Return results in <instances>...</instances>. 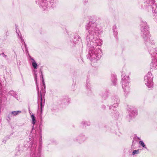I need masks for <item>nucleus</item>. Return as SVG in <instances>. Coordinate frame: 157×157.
Wrapping results in <instances>:
<instances>
[{
  "label": "nucleus",
  "mask_w": 157,
  "mask_h": 157,
  "mask_svg": "<svg viewBox=\"0 0 157 157\" xmlns=\"http://www.w3.org/2000/svg\"><path fill=\"white\" fill-rule=\"evenodd\" d=\"M85 32L86 37V45L89 48V51L87 57L92 61L95 62L99 60L102 54L101 50L99 48L96 41L100 31L98 26L94 21H90L86 25Z\"/></svg>",
  "instance_id": "nucleus-1"
},
{
  "label": "nucleus",
  "mask_w": 157,
  "mask_h": 157,
  "mask_svg": "<svg viewBox=\"0 0 157 157\" xmlns=\"http://www.w3.org/2000/svg\"><path fill=\"white\" fill-rule=\"evenodd\" d=\"M36 2L43 10H48L56 7L58 3V0H36Z\"/></svg>",
  "instance_id": "nucleus-2"
},
{
  "label": "nucleus",
  "mask_w": 157,
  "mask_h": 157,
  "mask_svg": "<svg viewBox=\"0 0 157 157\" xmlns=\"http://www.w3.org/2000/svg\"><path fill=\"white\" fill-rule=\"evenodd\" d=\"M143 4L142 8L148 11H152L154 13L155 19L157 21V5L153 0H142Z\"/></svg>",
  "instance_id": "nucleus-3"
},
{
  "label": "nucleus",
  "mask_w": 157,
  "mask_h": 157,
  "mask_svg": "<svg viewBox=\"0 0 157 157\" xmlns=\"http://www.w3.org/2000/svg\"><path fill=\"white\" fill-rule=\"evenodd\" d=\"M147 47L148 51L151 57L153 58L157 57V48L155 45L154 40H151L150 42H147L145 44Z\"/></svg>",
  "instance_id": "nucleus-4"
},
{
  "label": "nucleus",
  "mask_w": 157,
  "mask_h": 157,
  "mask_svg": "<svg viewBox=\"0 0 157 157\" xmlns=\"http://www.w3.org/2000/svg\"><path fill=\"white\" fill-rule=\"evenodd\" d=\"M153 76L150 71H149L144 76V82L145 84L148 87L149 90H151L153 88Z\"/></svg>",
  "instance_id": "nucleus-5"
},
{
  "label": "nucleus",
  "mask_w": 157,
  "mask_h": 157,
  "mask_svg": "<svg viewBox=\"0 0 157 157\" xmlns=\"http://www.w3.org/2000/svg\"><path fill=\"white\" fill-rule=\"evenodd\" d=\"M121 84L122 88L124 91L126 92L129 90V77L128 75H121Z\"/></svg>",
  "instance_id": "nucleus-6"
},
{
  "label": "nucleus",
  "mask_w": 157,
  "mask_h": 157,
  "mask_svg": "<svg viewBox=\"0 0 157 157\" xmlns=\"http://www.w3.org/2000/svg\"><path fill=\"white\" fill-rule=\"evenodd\" d=\"M140 31L141 36L144 40L145 44L147 42H150L151 40H153L152 38H151L150 37V35L149 30Z\"/></svg>",
  "instance_id": "nucleus-7"
},
{
  "label": "nucleus",
  "mask_w": 157,
  "mask_h": 157,
  "mask_svg": "<svg viewBox=\"0 0 157 157\" xmlns=\"http://www.w3.org/2000/svg\"><path fill=\"white\" fill-rule=\"evenodd\" d=\"M42 147L41 144H39V148L37 149L33 148L31 151V157H40Z\"/></svg>",
  "instance_id": "nucleus-8"
},
{
  "label": "nucleus",
  "mask_w": 157,
  "mask_h": 157,
  "mask_svg": "<svg viewBox=\"0 0 157 157\" xmlns=\"http://www.w3.org/2000/svg\"><path fill=\"white\" fill-rule=\"evenodd\" d=\"M128 111V112L129 116L131 118L134 117L137 115V112L136 110L134 109L132 107H128L127 109Z\"/></svg>",
  "instance_id": "nucleus-9"
},
{
  "label": "nucleus",
  "mask_w": 157,
  "mask_h": 157,
  "mask_svg": "<svg viewBox=\"0 0 157 157\" xmlns=\"http://www.w3.org/2000/svg\"><path fill=\"white\" fill-rule=\"evenodd\" d=\"M86 137L84 135H81L77 137L74 138L73 140L75 142L77 141L79 143L81 144L86 140Z\"/></svg>",
  "instance_id": "nucleus-10"
},
{
  "label": "nucleus",
  "mask_w": 157,
  "mask_h": 157,
  "mask_svg": "<svg viewBox=\"0 0 157 157\" xmlns=\"http://www.w3.org/2000/svg\"><path fill=\"white\" fill-rule=\"evenodd\" d=\"M149 27L147 23L145 21L142 20L140 23V31L149 30Z\"/></svg>",
  "instance_id": "nucleus-11"
},
{
  "label": "nucleus",
  "mask_w": 157,
  "mask_h": 157,
  "mask_svg": "<svg viewBox=\"0 0 157 157\" xmlns=\"http://www.w3.org/2000/svg\"><path fill=\"white\" fill-rule=\"evenodd\" d=\"M150 67L157 70V57L152 59V61L150 65Z\"/></svg>",
  "instance_id": "nucleus-12"
},
{
  "label": "nucleus",
  "mask_w": 157,
  "mask_h": 157,
  "mask_svg": "<svg viewBox=\"0 0 157 157\" xmlns=\"http://www.w3.org/2000/svg\"><path fill=\"white\" fill-rule=\"evenodd\" d=\"M24 150V147L22 146H19L17 147L16 149L15 155L19 156L23 152Z\"/></svg>",
  "instance_id": "nucleus-13"
},
{
  "label": "nucleus",
  "mask_w": 157,
  "mask_h": 157,
  "mask_svg": "<svg viewBox=\"0 0 157 157\" xmlns=\"http://www.w3.org/2000/svg\"><path fill=\"white\" fill-rule=\"evenodd\" d=\"M73 42L75 44H76L77 43H80L82 41V40L80 37L78 35H76L74 36V40H73Z\"/></svg>",
  "instance_id": "nucleus-14"
},
{
  "label": "nucleus",
  "mask_w": 157,
  "mask_h": 157,
  "mask_svg": "<svg viewBox=\"0 0 157 157\" xmlns=\"http://www.w3.org/2000/svg\"><path fill=\"white\" fill-rule=\"evenodd\" d=\"M112 101L113 103L116 102L117 103H119L120 102V99L117 96H113L112 98Z\"/></svg>",
  "instance_id": "nucleus-15"
},
{
  "label": "nucleus",
  "mask_w": 157,
  "mask_h": 157,
  "mask_svg": "<svg viewBox=\"0 0 157 157\" xmlns=\"http://www.w3.org/2000/svg\"><path fill=\"white\" fill-rule=\"evenodd\" d=\"M86 88L88 92L89 93H90L91 92V89L90 86V84L89 83V81L88 80H87L86 81Z\"/></svg>",
  "instance_id": "nucleus-16"
},
{
  "label": "nucleus",
  "mask_w": 157,
  "mask_h": 157,
  "mask_svg": "<svg viewBox=\"0 0 157 157\" xmlns=\"http://www.w3.org/2000/svg\"><path fill=\"white\" fill-rule=\"evenodd\" d=\"M119 104V103H114V104L112 105H110L109 106V109H112L113 110V111L114 112H116V109L115 108L114 109H113V107H114V108H116L118 106V104Z\"/></svg>",
  "instance_id": "nucleus-17"
},
{
  "label": "nucleus",
  "mask_w": 157,
  "mask_h": 157,
  "mask_svg": "<svg viewBox=\"0 0 157 157\" xmlns=\"http://www.w3.org/2000/svg\"><path fill=\"white\" fill-rule=\"evenodd\" d=\"M101 95L104 99L106 98L108 96V93L107 91H104L101 93Z\"/></svg>",
  "instance_id": "nucleus-18"
},
{
  "label": "nucleus",
  "mask_w": 157,
  "mask_h": 157,
  "mask_svg": "<svg viewBox=\"0 0 157 157\" xmlns=\"http://www.w3.org/2000/svg\"><path fill=\"white\" fill-rule=\"evenodd\" d=\"M16 33L17 34L18 36V37H19V38H20V39L21 40V43L22 44H24L25 43L24 42V40L23 38H22V37L21 35L20 36H19V33L17 31V27H16Z\"/></svg>",
  "instance_id": "nucleus-19"
},
{
  "label": "nucleus",
  "mask_w": 157,
  "mask_h": 157,
  "mask_svg": "<svg viewBox=\"0 0 157 157\" xmlns=\"http://www.w3.org/2000/svg\"><path fill=\"white\" fill-rule=\"evenodd\" d=\"M70 101V99L67 97L63 98L62 99V102L65 104H68Z\"/></svg>",
  "instance_id": "nucleus-20"
},
{
  "label": "nucleus",
  "mask_w": 157,
  "mask_h": 157,
  "mask_svg": "<svg viewBox=\"0 0 157 157\" xmlns=\"http://www.w3.org/2000/svg\"><path fill=\"white\" fill-rule=\"evenodd\" d=\"M40 100H41V102H40V109H41V113L42 114V108L44 107V104H43L42 102V95H41V92H40Z\"/></svg>",
  "instance_id": "nucleus-21"
},
{
  "label": "nucleus",
  "mask_w": 157,
  "mask_h": 157,
  "mask_svg": "<svg viewBox=\"0 0 157 157\" xmlns=\"http://www.w3.org/2000/svg\"><path fill=\"white\" fill-rule=\"evenodd\" d=\"M13 115L11 112L9 113L7 117L6 118V120L8 121V122H9L11 120V118L13 117Z\"/></svg>",
  "instance_id": "nucleus-22"
},
{
  "label": "nucleus",
  "mask_w": 157,
  "mask_h": 157,
  "mask_svg": "<svg viewBox=\"0 0 157 157\" xmlns=\"http://www.w3.org/2000/svg\"><path fill=\"white\" fill-rule=\"evenodd\" d=\"M33 60L32 62V66L34 69H37L38 67L37 64L34 60Z\"/></svg>",
  "instance_id": "nucleus-23"
},
{
  "label": "nucleus",
  "mask_w": 157,
  "mask_h": 157,
  "mask_svg": "<svg viewBox=\"0 0 157 157\" xmlns=\"http://www.w3.org/2000/svg\"><path fill=\"white\" fill-rule=\"evenodd\" d=\"M13 115V116H15L18 115V114L20 113H21V111L20 110L13 111L11 112Z\"/></svg>",
  "instance_id": "nucleus-24"
},
{
  "label": "nucleus",
  "mask_w": 157,
  "mask_h": 157,
  "mask_svg": "<svg viewBox=\"0 0 157 157\" xmlns=\"http://www.w3.org/2000/svg\"><path fill=\"white\" fill-rule=\"evenodd\" d=\"M8 94L16 98L17 94L13 90H11L8 93Z\"/></svg>",
  "instance_id": "nucleus-25"
},
{
  "label": "nucleus",
  "mask_w": 157,
  "mask_h": 157,
  "mask_svg": "<svg viewBox=\"0 0 157 157\" xmlns=\"http://www.w3.org/2000/svg\"><path fill=\"white\" fill-rule=\"evenodd\" d=\"M34 74H35V76H34L35 81L36 82V85L37 86V73H36V72H35L34 73ZM37 91H38V94L39 93V89L38 87V86H37Z\"/></svg>",
  "instance_id": "nucleus-26"
},
{
  "label": "nucleus",
  "mask_w": 157,
  "mask_h": 157,
  "mask_svg": "<svg viewBox=\"0 0 157 157\" xmlns=\"http://www.w3.org/2000/svg\"><path fill=\"white\" fill-rule=\"evenodd\" d=\"M31 117L32 119V124L33 125H34L36 122L35 116L33 114L31 115Z\"/></svg>",
  "instance_id": "nucleus-27"
},
{
  "label": "nucleus",
  "mask_w": 157,
  "mask_h": 157,
  "mask_svg": "<svg viewBox=\"0 0 157 157\" xmlns=\"http://www.w3.org/2000/svg\"><path fill=\"white\" fill-rule=\"evenodd\" d=\"M112 83L113 85H115L117 84V79L115 77H114L112 79Z\"/></svg>",
  "instance_id": "nucleus-28"
},
{
  "label": "nucleus",
  "mask_w": 157,
  "mask_h": 157,
  "mask_svg": "<svg viewBox=\"0 0 157 157\" xmlns=\"http://www.w3.org/2000/svg\"><path fill=\"white\" fill-rule=\"evenodd\" d=\"M40 78H42V82L43 83V86H44V88L45 89L46 86H45V85L44 83V79L43 78V75L41 73L40 75Z\"/></svg>",
  "instance_id": "nucleus-29"
},
{
  "label": "nucleus",
  "mask_w": 157,
  "mask_h": 157,
  "mask_svg": "<svg viewBox=\"0 0 157 157\" xmlns=\"http://www.w3.org/2000/svg\"><path fill=\"white\" fill-rule=\"evenodd\" d=\"M139 144H140L141 146L142 147L146 148V149H147V147H145V144L144 143V142L142 141H139Z\"/></svg>",
  "instance_id": "nucleus-30"
},
{
  "label": "nucleus",
  "mask_w": 157,
  "mask_h": 157,
  "mask_svg": "<svg viewBox=\"0 0 157 157\" xmlns=\"http://www.w3.org/2000/svg\"><path fill=\"white\" fill-rule=\"evenodd\" d=\"M82 124L84 125H88L90 124V123L88 122L87 121H84L82 122Z\"/></svg>",
  "instance_id": "nucleus-31"
},
{
  "label": "nucleus",
  "mask_w": 157,
  "mask_h": 157,
  "mask_svg": "<svg viewBox=\"0 0 157 157\" xmlns=\"http://www.w3.org/2000/svg\"><path fill=\"white\" fill-rule=\"evenodd\" d=\"M139 151L138 150H133L132 152V155H134L136 154H138L139 153Z\"/></svg>",
  "instance_id": "nucleus-32"
},
{
  "label": "nucleus",
  "mask_w": 157,
  "mask_h": 157,
  "mask_svg": "<svg viewBox=\"0 0 157 157\" xmlns=\"http://www.w3.org/2000/svg\"><path fill=\"white\" fill-rule=\"evenodd\" d=\"M113 33H114V36H116L117 34L118 33L117 32V29H113Z\"/></svg>",
  "instance_id": "nucleus-33"
},
{
  "label": "nucleus",
  "mask_w": 157,
  "mask_h": 157,
  "mask_svg": "<svg viewBox=\"0 0 157 157\" xmlns=\"http://www.w3.org/2000/svg\"><path fill=\"white\" fill-rule=\"evenodd\" d=\"M115 113V114L116 115H114V116L116 118H117L119 116V113L117 112H116V113Z\"/></svg>",
  "instance_id": "nucleus-34"
},
{
  "label": "nucleus",
  "mask_w": 157,
  "mask_h": 157,
  "mask_svg": "<svg viewBox=\"0 0 157 157\" xmlns=\"http://www.w3.org/2000/svg\"><path fill=\"white\" fill-rule=\"evenodd\" d=\"M1 55H2L3 57H4L6 59L7 58V55H5L4 53H2L1 54Z\"/></svg>",
  "instance_id": "nucleus-35"
},
{
  "label": "nucleus",
  "mask_w": 157,
  "mask_h": 157,
  "mask_svg": "<svg viewBox=\"0 0 157 157\" xmlns=\"http://www.w3.org/2000/svg\"><path fill=\"white\" fill-rule=\"evenodd\" d=\"M29 56V58L30 59H31L32 60V61H33V60H34L33 58L29 54H28Z\"/></svg>",
  "instance_id": "nucleus-36"
},
{
  "label": "nucleus",
  "mask_w": 157,
  "mask_h": 157,
  "mask_svg": "<svg viewBox=\"0 0 157 157\" xmlns=\"http://www.w3.org/2000/svg\"><path fill=\"white\" fill-rule=\"evenodd\" d=\"M29 56V58L30 59H31L32 60V61H33V60H34L33 58L29 54H28Z\"/></svg>",
  "instance_id": "nucleus-37"
},
{
  "label": "nucleus",
  "mask_w": 157,
  "mask_h": 157,
  "mask_svg": "<svg viewBox=\"0 0 157 157\" xmlns=\"http://www.w3.org/2000/svg\"><path fill=\"white\" fill-rule=\"evenodd\" d=\"M117 29V26L115 25H114L113 27V29Z\"/></svg>",
  "instance_id": "nucleus-38"
},
{
  "label": "nucleus",
  "mask_w": 157,
  "mask_h": 157,
  "mask_svg": "<svg viewBox=\"0 0 157 157\" xmlns=\"http://www.w3.org/2000/svg\"><path fill=\"white\" fill-rule=\"evenodd\" d=\"M101 107L103 109H105L106 108V106L105 105H102L101 106Z\"/></svg>",
  "instance_id": "nucleus-39"
},
{
  "label": "nucleus",
  "mask_w": 157,
  "mask_h": 157,
  "mask_svg": "<svg viewBox=\"0 0 157 157\" xmlns=\"http://www.w3.org/2000/svg\"><path fill=\"white\" fill-rule=\"evenodd\" d=\"M24 44L25 49H28L27 47V45L25 43Z\"/></svg>",
  "instance_id": "nucleus-40"
},
{
  "label": "nucleus",
  "mask_w": 157,
  "mask_h": 157,
  "mask_svg": "<svg viewBox=\"0 0 157 157\" xmlns=\"http://www.w3.org/2000/svg\"><path fill=\"white\" fill-rule=\"evenodd\" d=\"M25 51H26V54H29V51H28V49H25Z\"/></svg>",
  "instance_id": "nucleus-41"
},
{
  "label": "nucleus",
  "mask_w": 157,
  "mask_h": 157,
  "mask_svg": "<svg viewBox=\"0 0 157 157\" xmlns=\"http://www.w3.org/2000/svg\"><path fill=\"white\" fill-rule=\"evenodd\" d=\"M34 125H33V127H32V130H31V132H33V130L34 129Z\"/></svg>",
  "instance_id": "nucleus-42"
},
{
  "label": "nucleus",
  "mask_w": 157,
  "mask_h": 157,
  "mask_svg": "<svg viewBox=\"0 0 157 157\" xmlns=\"http://www.w3.org/2000/svg\"><path fill=\"white\" fill-rule=\"evenodd\" d=\"M2 101L0 99V105H1Z\"/></svg>",
  "instance_id": "nucleus-43"
},
{
  "label": "nucleus",
  "mask_w": 157,
  "mask_h": 157,
  "mask_svg": "<svg viewBox=\"0 0 157 157\" xmlns=\"http://www.w3.org/2000/svg\"><path fill=\"white\" fill-rule=\"evenodd\" d=\"M43 92L44 93V94L45 93V90H44Z\"/></svg>",
  "instance_id": "nucleus-44"
},
{
  "label": "nucleus",
  "mask_w": 157,
  "mask_h": 157,
  "mask_svg": "<svg viewBox=\"0 0 157 157\" xmlns=\"http://www.w3.org/2000/svg\"><path fill=\"white\" fill-rule=\"evenodd\" d=\"M134 143V141L132 142V144Z\"/></svg>",
  "instance_id": "nucleus-45"
},
{
  "label": "nucleus",
  "mask_w": 157,
  "mask_h": 157,
  "mask_svg": "<svg viewBox=\"0 0 157 157\" xmlns=\"http://www.w3.org/2000/svg\"><path fill=\"white\" fill-rule=\"evenodd\" d=\"M7 32H6V34H7ZM6 35H7V34H6Z\"/></svg>",
  "instance_id": "nucleus-46"
}]
</instances>
